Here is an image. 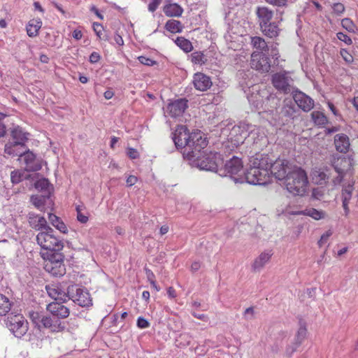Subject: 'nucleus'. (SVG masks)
I'll return each mask as SVG.
<instances>
[{"label":"nucleus","instance_id":"6e6552de","mask_svg":"<svg viewBox=\"0 0 358 358\" xmlns=\"http://www.w3.org/2000/svg\"><path fill=\"white\" fill-rule=\"evenodd\" d=\"M243 165L241 158L233 156L229 160L227 161L224 169H220L217 172L219 175L229 176L234 181V178L243 176L242 173Z\"/></svg>","mask_w":358,"mask_h":358},{"label":"nucleus","instance_id":"864d4df0","mask_svg":"<svg viewBox=\"0 0 358 358\" xmlns=\"http://www.w3.org/2000/svg\"><path fill=\"white\" fill-rule=\"evenodd\" d=\"M332 235V231L331 230L327 231L324 234H323L320 238V239L318 241L317 244L319 247H322L323 244L327 243L329 238Z\"/></svg>","mask_w":358,"mask_h":358},{"label":"nucleus","instance_id":"cd10ccee","mask_svg":"<svg viewBox=\"0 0 358 358\" xmlns=\"http://www.w3.org/2000/svg\"><path fill=\"white\" fill-rule=\"evenodd\" d=\"M273 253L271 250L262 252L259 256L255 259L252 268L255 271H260L264 265L269 261Z\"/></svg>","mask_w":358,"mask_h":358},{"label":"nucleus","instance_id":"de8ad7c7","mask_svg":"<svg viewBox=\"0 0 358 358\" xmlns=\"http://www.w3.org/2000/svg\"><path fill=\"white\" fill-rule=\"evenodd\" d=\"M345 175V174H344L343 173H334L332 176L331 177V178H332L331 182H332L333 186L337 187V186L340 185Z\"/></svg>","mask_w":358,"mask_h":358},{"label":"nucleus","instance_id":"052dcab7","mask_svg":"<svg viewBox=\"0 0 358 358\" xmlns=\"http://www.w3.org/2000/svg\"><path fill=\"white\" fill-rule=\"evenodd\" d=\"M101 57L100 55L96 52H93L90 55V62L92 64L96 63L99 61Z\"/></svg>","mask_w":358,"mask_h":358},{"label":"nucleus","instance_id":"412c9836","mask_svg":"<svg viewBox=\"0 0 358 358\" xmlns=\"http://www.w3.org/2000/svg\"><path fill=\"white\" fill-rule=\"evenodd\" d=\"M23 157L26 165V169L28 171H37L41 169L42 165L41 161L36 159V155L29 150L19 155Z\"/></svg>","mask_w":358,"mask_h":358},{"label":"nucleus","instance_id":"a211bd4d","mask_svg":"<svg viewBox=\"0 0 358 358\" xmlns=\"http://www.w3.org/2000/svg\"><path fill=\"white\" fill-rule=\"evenodd\" d=\"M48 295L55 302H66L69 300L68 290L65 292L61 285L52 284L45 287Z\"/></svg>","mask_w":358,"mask_h":358},{"label":"nucleus","instance_id":"bb28decb","mask_svg":"<svg viewBox=\"0 0 358 358\" xmlns=\"http://www.w3.org/2000/svg\"><path fill=\"white\" fill-rule=\"evenodd\" d=\"M257 15L259 20L260 27H263L265 24L271 22L273 13L266 7L258 8Z\"/></svg>","mask_w":358,"mask_h":358},{"label":"nucleus","instance_id":"0e129e2a","mask_svg":"<svg viewBox=\"0 0 358 358\" xmlns=\"http://www.w3.org/2000/svg\"><path fill=\"white\" fill-rule=\"evenodd\" d=\"M77 220L82 224H85L88 221V216L83 214L81 211H78Z\"/></svg>","mask_w":358,"mask_h":358},{"label":"nucleus","instance_id":"4d7b16f0","mask_svg":"<svg viewBox=\"0 0 358 358\" xmlns=\"http://www.w3.org/2000/svg\"><path fill=\"white\" fill-rule=\"evenodd\" d=\"M265 1L269 4H271V5L275 6H278V7L286 6L287 3V0H265Z\"/></svg>","mask_w":358,"mask_h":358},{"label":"nucleus","instance_id":"f704fd0d","mask_svg":"<svg viewBox=\"0 0 358 358\" xmlns=\"http://www.w3.org/2000/svg\"><path fill=\"white\" fill-rule=\"evenodd\" d=\"M281 113L283 115L292 117L294 113H296V106L295 104L292 101V100L285 99L284 101V105L282 108Z\"/></svg>","mask_w":358,"mask_h":358},{"label":"nucleus","instance_id":"ea45409f","mask_svg":"<svg viewBox=\"0 0 358 358\" xmlns=\"http://www.w3.org/2000/svg\"><path fill=\"white\" fill-rule=\"evenodd\" d=\"M354 181H350L348 185H343L342 189V200L350 201L354 189Z\"/></svg>","mask_w":358,"mask_h":358},{"label":"nucleus","instance_id":"f8f14e48","mask_svg":"<svg viewBox=\"0 0 358 358\" xmlns=\"http://www.w3.org/2000/svg\"><path fill=\"white\" fill-rule=\"evenodd\" d=\"M41 324L43 327L48 329L51 333L62 332L66 329L64 322L51 315H42Z\"/></svg>","mask_w":358,"mask_h":358},{"label":"nucleus","instance_id":"bf43d9fd","mask_svg":"<svg viewBox=\"0 0 358 358\" xmlns=\"http://www.w3.org/2000/svg\"><path fill=\"white\" fill-rule=\"evenodd\" d=\"M127 154L128 157L129 158H131V159H137L139 157V153L137 151V150L132 148H129L127 149Z\"/></svg>","mask_w":358,"mask_h":358},{"label":"nucleus","instance_id":"0eeeda50","mask_svg":"<svg viewBox=\"0 0 358 358\" xmlns=\"http://www.w3.org/2000/svg\"><path fill=\"white\" fill-rule=\"evenodd\" d=\"M69 300H72L75 303L81 307H88L92 305V299L88 291L78 285H72L68 287Z\"/></svg>","mask_w":358,"mask_h":358},{"label":"nucleus","instance_id":"c756f323","mask_svg":"<svg viewBox=\"0 0 358 358\" xmlns=\"http://www.w3.org/2000/svg\"><path fill=\"white\" fill-rule=\"evenodd\" d=\"M42 26L41 19L31 20L27 25V32L29 36L34 37L38 34V31Z\"/></svg>","mask_w":358,"mask_h":358},{"label":"nucleus","instance_id":"5701e85b","mask_svg":"<svg viewBox=\"0 0 358 358\" xmlns=\"http://www.w3.org/2000/svg\"><path fill=\"white\" fill-rule=\"evenodd\" d=\"M29 133L24 131L20 126L14 127L10 131V136L15 144L21 147H25V143L29 137Z\"/></svg>","mask_w":358,"mask_h":358},{"label":"nucleus","instance_id":"37998d69","mask_svg":"<svg viewBox=\"0 0 358 358\" xmlns=\"http://www.w3.org/2000/svg\"><path fill=\"white\" fill-rule=\"evenodd\" d=\"M252 44L254 48L260 50H266L267 49V44L264 38L255 36L252 38Z\"/></svg>","mask_w":358,"mask_h":358},{"label":"nucleus","instance_id":"680f3d73","mask_svg":"<svg viewBox=\"0 0 358 358\" xmlns=\"http://www.w3.org/2000/svg\"><path fill=\"white\" fill-rule=\"evenodd\" d=\"M254 309L252 307H250L245 309L244 316L247 320H251L253 318Z\"/></svg>","mask_w":358,"mask_h":358},{"label":"nucleus","instance_id":"a878e982","mask_svg":"<svg viewBox=\"0 0 358 358\" xmlns=\"http://www.w3.org/2000/svg\"><path fill=\"white\" fill-rule=\"evenodd\" d=\"M334 144L337 151L346 153L350 148V139L345 134H338L334 136Z\"/></svg>","mask_w":358,"mask_h":358},{"label":"nucleus","instance_id":"774afa93","mask_svg":"<svg viewBox=\"0 0 358 358\" xmlns=\"http://www.w3.org/2000/svg\"><path fill=\"white\" fill-rule=\"evenodd\" d=\"M72 36L76 40H80L83 36V34L80 30L75 29L73 31Z\"/></svg>","mask_w":358,"mask_h":358},{"label":"nucleus","instance_id":"aec40b11","mask_svg":"<svg viewBox=\"0 0 358 358\" xmlns=\"http://www.w3.org/2000/svg\"><path fill=\"white\" fill-rule=\"evenodd\" d=\"M64 302H52L47 306V310L52 316L58 317L59 320L69 317V309L63 305Z\"/></svg>","mask_w":358,"mask_h":358},{"label":"nucleus","instance_id":"5fc2aeb1","mask_svg":"<svg viewBox=\"0 0 358 358\" xmlns=\"http://www.w3.org/2000/svg\"><path fill=\"white\" fill-rule=\"evenodd\" d=\"M136 325L140 329H145L150 327V322L143 317H139L137 319Z\"/></svg>","mask_w":358,"mask_h":358},{"label":"nucleus","instance_id":"58836bf2","mask_svg":"<svg viewBox=\"0 0 358 358\" xmlns=\"http://www.w3.org/2000/svg\"><path fill=\"white\" fill-rule=\"evenodd\" d=\"M11 303L9 299L0 294V315H5L10 310Z\"/></svg>","mask_w":358,"mask_h":358},{"label":"nucleus","instance_id":"69168bd1","mask_svg":"<svg viewBox=\"0 0 358 358\" xmlns=\"http://www.w3.org/2000/svg\"><path fill=\"white\" fill-rule=\"evenodd\" d=\"M126 182L127 186L131 187L137 182V178L134 176L131 175L127 178Z\"/></svg>","mask_w":358,"mask_h":358},{"label":"nucleus","instance_id":"13d9d810","mask_svg":"<svg viewBox=\"0 0 358 358\" xmlns=\"http://www.w3.org/2000/svg\"><path fill=\"white\" fill-rule=\"evenodd\" d=\"M161 1L162 0H151L150 3L148 4L149 11L152 13L155 12L161 3Z\"/></svg>","mask_w":358,"mask_h":358},{"label":"nucleus","instance_id":"a19ab883","mask_svg":"<svg viewBox=\"0 0 358 358\" xmlns=\"http://www.w3.org/2000/svg\"><path fill=\"white\" fill-rule=\"evenodd\" d=\"M191 61L195 64L202 65L207 62L206 57L201 51H196L190 55Z\"/></svg>","mask_w":358,"mask_h":358},{"label":"nucleus","instance_id":"423d86ee","mask_svg":"<svg viewBox=\"0 0 358 358\" xmlns=\"http://www.w3.org/2000/svg\"><path fill=\"white\" fill-rule=\"evenodd\" d=\"M262 171L250 165L243 176L234 178L236 183L246 182L254 185H264L269 182L270 176H262Z\"/></svg>","mask_w":358,"mask_h":358},{"label":"nucleus","instance_id":"338daca9","mask_svg":"<svg viewBox=\"0 0 358 358\" xmlns=\"http://www.w3.org/2000/svg\"><path fill=\"white\" fill-rule=\"evenodd\" d=\"M114 41H115V43L117 44L118 45H123V44H124V41H123L122 37L117 34H115Z\"/></svg>","mask_w":358,"mask_h":358},{"label":"nucleus","instance_id":"f3484780","mask_svg":"<svg viewBox=\"0 0 358 358\" xmlns=\"http://www.w3.org/2000/svg\"><path fill=\"white\" fill-rule=\"evenodd\" d=\"M333 173V169L331 166L315 168L312 171V178L315 183L324 185L328 182Z\"/></svg>","mask_w":358,"mask_h":358},{"label":"nucleus","instance_id":"c03bdc74","mask_svg":"<svg viewBox=\"0 0 358 358\" xmlns=\"http://www.w3.org/2000/svg\"><path fill=\"white\" fill-rule=\"evenodd\" d=\"M25 178L24 173L20 170H15L11 172L10 179L13 184H17Z\"/></svg>","mask_w":358,"mask_h":358},{"label":"nucleus","instance_id":"603ef678","mask_svg":"<svg viewBox=\"0 0 358 358\" xmlns=\"http://www.w3.org/2000/svg\"><path fill=\"white\" fill-rule=\"evenodd\" d=\"M138 59L141 64L148 66H152L156 63L155 61L145 56H140Z\"/></svg>","mask_w":358,"mask_h":358},{"label":"nucleus","instance_id":"ddd939ff","mask_svg":"<svg viewBox=\"0 0 358 358\" xmlns=\"http://www.w3.org/2000/svg\"><path fill=\"white\" fill-rule=\"evenodd\" d=\"M331 166L334 173H343L346 174L350 171L353 165V159L350 157L332 156L331 159Z\"/></svg>","mask_w":358,"mask_h":358},{"label":"nucleus","instance_id":"c9c22d12","mask_svg":"<svg viewBox=\"0 0 358 358\" xmlns=\"http://www.w3.org/2000/svg\"><path fill=\"white\" fill-rule=\"evenodd\" d=\"M165 28L171 33H180L182 31L183 26L178 20H169L166 22Z\"/></svg>","mask_w":358,"mask_h":358},{"label":"nucleus","instance_id":"b1692460","mask_svg":"<svg viewBox=\"0 0 358 358\" xmlns=\"http://www.w3.org/2000/svg\"><path fill=\"white\" fill-rule=\"evenodd\" d=\"M28 221L30 227L36 231H43L47 229V227H49L44 217L32 212L28 214Z\"/></svg>","mask_w":358,"mask_h":358},{"label":"nucleus","instance_id":"c85d7f7f","mask_svg":"<svg viewBox=\"0 0 358 358\" xmlns=\"http://www.w3.org/2000/svg\"><path fill=\"white\" fill-rule=\"evenodd\" d=\"M164 14L168 17H180L183 13V8L178 3H168L163 8Z\"/></svg>","mask_w":358,"mask_h":358},{"label":"nucleus","instance_id":"79ce46f5","mask_svg":"<svg viewBox=\"0 0 358 358\" xmlns=\"http://www.w3.org/2000/svg\"><path fill=\"white\" fill-rule=\"evenodd\" d=\"M34 187L38 190L46 191V192H49L50 183L48 179L43 178L38 180L35 182Z\"/></svg>","mask_w":358,"mask_h":358},{"label":"nucleus","instance_id":"2eb2a0df","mask_svg":"<svg viewBox=\"0 0 358 358\" xmlns=\"http://www.w3.org/2000/svg\"><path fill=\"white\" fill-rule=\"evenodd\" d=\"M250 65L257 71L266 73L271 68L270 59L262 53H253L251 56Z\"/></svg>","mask_w":358,"mask_h":358},{"label":"nucleus","instance_id":"3c124183","mask_svg":"<svg viewBox=\"0 0 358 358\" xmlns=\"http://www.w3.org/2000/svg\"><path fill=\"white\" fill-rule=\"evenodd\" d=\"M336 36L338 40L344 42L346 45H350L352 44V40L347 34L343 32H338Z\"/></svg>","mask_w":358,"mask_h":358},{"label":"nucleus","instance_id":"7c9ffc66","mask_svg":"<svg viewBox=\"0 0 358 358\" xmlns=\"http://www.w3.org/2000/svg\"><path fill=\"white\" fill-rule=\"evenodd\" d=\"M289 213L292 214V215H307V216L311 217L312 218H313L315 220H321V219L324 218V213L322 211L317 210L315 208H309V209H306L302 211L292 212V213Z\"/></svg>","mask_w":358,"mask_h":358},{"label":"nucleus","instance_id":"20e7f679","mask_svg":"<svg viewBox=\"0 0 358 358\" xmlns=\"http://www.w3.org/2000/svg\"><path fill=\"white\" fill-rule=\"evenodd\" d=\"M64 257L59 251L48 252L44 268L55 277L62 276L66 272Z\"/></svg>","mask_w":358,"mask_h":358},{"label":"nucleus","instance_id":"473e14b6","mask_svg":"<svg viewBox=\"0 0 358 358\" xmlns=\"http://www.w3.org/2000/svg\"><path fill=\"white\" fill-rule=\"evenodd\" d=\"M248 100L251 106L255 110H259L262 108L263 106V96L259 92H252L251 94L248 96Z\"/></svg>","mask_w":358,"mask_h":358},{"label":"nucleus","instance_id":"1a4fd4ad","mask_svg":"<svg viewBox=\"0 0 358 358\" xmlns=\"http://www.w3.org/2000/svg\"><path fill=\"white\" fill-rule=\"evenodd\" d=\"M274 87L283 94H292L296 89L293 86V80L286 72L276 73L272 76Z\"/></svg>","mask_w":358,"mask_h":358},{"label":"nucleus","instance_id":"6ab92c4d","mask_svg":"<svg viewBox=\"0 0 358 358\" xmlns=\"http://www.w3.org/2000/svg\"><path fill=\"white\" fill-rule=\"evenodd\" d=\"M187 108V100L186 99H178L167 106L166 112L173 117L180 116Z\"/></svg>","mask_w":358,"mask_h":358},{"label":"nucleus","instance_id":"9d476101","mask_svg":"<svg viewBox=\"0 0 358 358\" xmlns=\"http://www.w3.org/2000/svg\"><path fill=\"white\" fill-rule=\"evenodd\" d=\"M254 127L255 126L245 122L234 126L229 134L231 142H234V145L242 144L250 133L254 131Z\"/></svg>","mask_w":358,"mask_h":358},{"label":"nucleus","instance_id":"f03ea898","mask_svg":"<svg viewBox=\"0 0 358 358\" xmlns=\"http://www.w3.org/2000/svg\"><path fill=\"white\" fill-rule=\"evenodd\" d=\"M283 180L287 190L292 195L303 196L306 193L308 180L306 171L301 168L294 166Z\"/></svg>","mask_w":358,"mask_h":358},{"label":"nucleus","instance_id":"7ed1b4c3","mask_svg":"<svg viewBox=\"0 0 358 358\" xmlns=\"http://www.w3.org/2000/svg\"><path fill=\"white\" fill-rule=\"evenodd\" d=\"M36 241L43 249L50 252H59L64 248L63 240L56 236L55 231L50 227L37 234Z\"/></svg>","mask_w":358,"mask_h":358},{"label":"nucleus","instance_id":"09e8293b","mask_svg":"<svg viewBox=\"0 0 358 358\" xmlns=\"http://www.w3.org/2000/svg\"><path fill=\"white\" fill-rule=\"evenodd\" d=\"M340 55L347 64H351L353 62L354 59L352 55L346 49L341 48L340 50Z\"/></svg>","mask_w":358,"mask_h":358},{"label":"nucleus","instance_id":"a18cd8bd","mask_svg":"<svg viewBox=\"0 0 358 358\" xmlns=\"http://www.w3.org/2000/svg\"><path fill=\"white\" fill-rule=\"evenodd\" d=\"M31 202L38 209L44 208L45 199L43 196L39 195H34L31 196Z\"/></svg>","mask_w":358,"mask_h":358},{"label":"nucleus","instance_id":"6e6d98bb","mask_svg":"<svg viewBox=\"0 0 358 358\" xmlns=\"http://www.w3.org/2000/svg\"><path fill=\"white\" fill-rule=\"evenodd\" d=\"M334 12L337 15L342 14L345 10V7L341 3H336L332 6Z\"/></svg>","mask_w":358,"mask_h":358},{"label":"nucleus","instance_id":"4be33fe9","mask_svg":"<svg viewBox=\"0 0 358 358\" xmlns=\"http://www.w3.org/2000/svg\"><path fill=\"white\" fill-rule=\"evenodd\" d=\"M193 84L196 90L204 92L211 87L212 82L209 76L203 73H196L193 77Z\"/></svg>","mask_w":358,"mask_h":358},{"label":"nucleus","instance_id":"393cba45","mask_svg":"<svg viewBox=\"0 0 358 358\" xmlns=\"http://www.w3.org/2000/svg\"><path fill=\"white\" fill-rule=\"evenodd\" d=\"M307 329L304 324L300 323V327L297 331L296 335L294 338V342L292 345L287 348L286 353L291 355L296 351L297 348L302 343L303 341L306 336Z\"/></svg>","mask_w":358,"mask_h":358},{"label":"nucleus","instance_id":"4c0bfd02","mask_svg":"<svg viewBox=\"0 0 358 358\" xmlns=\"http://www.w3.org/2000/svg\"><path fill=\"white\" fill-rule=\"evenodd\" d=\"M311 117L314 123L317 126H324L327 123V117L320 111H313Z\"/></svg>","mask_w":358,"mask_h":358},{"label":"nucleus","instance_id":"e433bc0d","mask_svg":"<svg viewBox=\"0 0 358 358\" xmlns=\"http://www.w3.org/2000/svg\"><path fill=\"white\" fill-rule=\"evenodd\" d=\"M175 43L185 52H190L193 48L192 43L183 37H178L175 41Z\"/></svg>","mask_w":358,"mask_h":358},{"label":"nucleus","instance_id":"9b49d317","mask_svg":"<svg viewBox=\"0 0 358 358\" xmlns=\"http://www.w3.org/2000/svg\"><path fill=\"white\" fill-rule=\"evenodd\" d=\"M293 167L287 160L278 159L271 164L270 175L272 174L276 179L282 180L287 177L289 171H292Z\"/></svg>","mask_w":358,"mask_h":358},{"label":"nucleus","instance_id":"39448f33","mask_svg":"<svg viewBox=\"0 0 358 358\" xmlns=\"http://www.w3.org/2000/svg\"><path fill=\"white\" fill-rule=\"evenodd\" d=\"M6 324L10 332L19 338L24 336L29 329V323L21 314H9L6 320Z\"/></svg>","mask_w":358,"mask_h":358},{"label":"nucleus","instance_id":"2f4dec72","mask_svg":"<svg viewBox=\"0 0 358 358\" xmlns=\"http://www.w3.org/2000/svg\"><path fill=\"white\" fill-rule=\"evenodd\" d=\"M263 34L269 37L274 38L278 35L279 28L275 22H270L261 28Z\"/></svg>","mask_w":358,"mask_h":358},{"label":"nucleus","instance_id":"e2e57ef3","mask_svg":"<svg viewBox=\"0 0 358 358\" xmlns=\"http://www.w3.org/2000/svg\"><path fill=\"white\" fill-rule=\"evenodd\" d=\"M30 317L33 322L38 324V323H41L42 316H41L38 313H32L30 315Z\"/></svg>","mask_w":358,"mask_h":358},{"label":"nucleus","instance_id":"49530a36","mask_svg":"<svg viewBox=\"0 0 358 358\" xmlns=\"http://www.w3.org/2000/svg\"><path fill=\"white\" fill-rule=\"evenodd\" d=\"M342 27L349 32L355 33L356 31V26L350 18H344L341 20Z\"/></svg>","mask_w":358,"mask_h":358},{"label":"nucleus","instance_id":"72a5a7b5","mask_svg":"<svg viewBox=\"0 0 358 358\" xmlns=\"http://www.w3.org/2000/svg\"><path fill=\"white\" fill-rule=\"evenodd\" d=\"M50 222L60 232L66 234L68 232L66 224L57 215L50 213L48 216Z\"/></svg>","mask_w":358,"mask_h":358},{"label":"nucleus","instance_id":"8fccbe9b","mask_svg":"<svg viewBox=\"0 0 358 358\" xmlns=\"http://www.w3.org/2000/svg\"><path fill=\"white\" fill-rule=\"evenodd\" d=\"M17 145H18L15 144L13 141L6 143L5 145V148H4L5 153L10 155H19L20 154L16 153L14 150V148Z\"/></svg>","mask_w":358,"mask_h":358},{"label":"nucleus","instance_id":"f257e3e1","mask_svg":"<svg viewBox=\"0 0 358 358\" xmlns=\"http://www.w3.org/2000/svg\"><path fill=\"white\" fill-rule=\"evenodd\" d=\"M173 141L176 148L183 149L184 158L189 161L192 166L200 170L217 172L222 165V155L217 152H206V138L201 131L189 132L186 126H178L173 133Z\"/></svg>","mask_w":358,"mask_h":358},{"label":"nucleus","instance_id":"4468645a","mask_svg":"<svg viewBox=\"0 0 358 358\" xmlns=\"http://www.w3.org/2000/svg\"><path fill=\"white\" fill-rule=\"evenodd\" d=\"M273 159L268 155H257L250 159V165L262 171V176H270Z\"/></svg>","mask_w":358,"mask_h":358},{"label":"nucleus","instance_id":"dca6fc26","mask_svg":"<svg viewBox=\"0 0 358 358\" xmlns=\"http://www.w3.org/2000/svg\"><path fill=\"white\" fill-rule=\"evenodd\" d=\"M292 97L298 107L304 112H308L314 107L313 99L298 89L292 92Z\"/></svg>","mask_w":358,"mask_h":358}]
</instances>
